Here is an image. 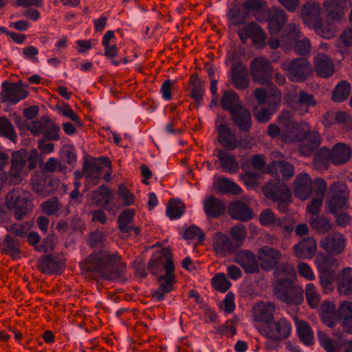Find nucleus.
I'll use <instances>...</instances> for the list:
<instances>
[{
	"label": "nucleus",
	"instance_id": "nucleus-2",
	"mask_svg": "<svg viewBox=\"0 0 352 352\" xmlns=\"http://www.w3.org/2000/svg\"><path fill=\"white\" fill-rule=\"evenodd\" d=\"M278 123H272L268 125L267 134L272 138L279 137L282 142L285 143L295 142L300 139V136L296 133L300 128L304 131L309 130V124L305 121L296 122L293 120L292 115L289 111H283L278 117Z\"/></svg>",
	"mask_w": 352,
	"mask_h": 352
},
{
	"label": "nucleus",
	"instance_id": "nucleus-51",
	"mask_svg": "<svg viewBox=\"0 0 352 352\" xmlns=\"http://www.w3.org/2000/svg\"><path fill=\"white\" fill-rule=\"evenodd\" d=\"M295 277H280L276 283L275 292L278 297L288 291H292L294 285L293 280Z\"/></svg>",
	"mask_w": 352,
	"mask_h": 352
},
{
	"label": "nucleus",
	"instance_id": "nucleus-42",
	"mask_svg": "<svg viewBox=\"0 0 352 352\" xmlns=\"http://www.w3.org/2000/svg\"><path fill=\"white\" fill-rule=\"evenodd\" d=\"M110 190L104 186L93 192L91 203L96 207L105 208L110 202Z\"/></svg>",
	"mask_w": 352,
	"mask_h": 352
},
{
	"label": "nucleus",
	"instance_id": "nucleus-44",
	"mask_svg": "<svg viewBox=\"0 0 352 352\" xmlns=\"http://www.w3.org/2000/svg\"><path fill=\"white\" fill-rule=\"evenodd\" d=\"M302 294L303 290L302 287L296 286L292 288V291H288L278 298L287 304L297 305L302 302Z\"/></svg>",
	"mask_w": 352,
	"mask_h": 352
},
{
	"label": "nucleus",
	"instance_id": "nucleus-33",
	"mask_svg": "<svg viewBox=\"0 0 352 352\" xmlns=\"http://www.w3.org/2000/svg\"><path fill=\"white\" fill-rule=\"evenodd\" d=\"M337 289L340 295L352 292V267H346L339 272L337 276Z\"/></svg>",
	"mask_w": 352,
	"mask_h": 352
},
{
	"label": "nucleus",
	"instance_id": "nucleus-59",
	"mask_svg": "<svg viewBox=\"0 0 352 352\" xmlns=\"http://www.w3.org/2000/svg\"><path fill=\"white\" fill-rule=\"evenodd\" d=\"M183 236L187 241H202L204 233L199 228L191 226L185 230Z\"/></svg>",
	"mask_w": 352,
	"mask_h": 352
},
{
	"label": "nucleus",
	"instance_id": "nucleus-7",
	"mask_svg": "<svg viewBox=\"0 0 352 352\" xmlns=\"http://www.w3.org/2000/svg\"><path fill=\"white\" fill-rule=\"evenodd\" d=\"M281 68L290 80L296 82L306 80L313 72L310 63L304 58L284 61Z\"/></svg>",
	"mask_w": 352,
	"mask_h": 352
},
{
	"label": "nucleus",
	"instance_id": "nucleus-14",
	"mask_svg": "<svg viewBox=\"0 0 352 352\" xmlns=\"http://www.w3.org/2000/svg\"><path fill=\"white\" fill-rule=\"evenodd\" d=\"M250 74L256 82L261 85L267 82L271 75L270 61L264 57L253 59L250 64Z\"/></svg>",
	"mask_w": 352,
	"mask_h": 352
},
{
	"label": "nucleus",
	"instance_id": "nucleus-17",
	"mask_svg": "<svg viewBox=\"0 0 352 352\" xmlns=\"http://www.w3.org/2000/svg\"><path fill=\"white\" fill-rule=\"evenodd\" d=\"M28 158V152L21 149L12 153L11 167L8 172L12 182L18 184L22 180L23 169Z\"/></svg>",
	"mask_w": 352,
	"mask_h": 352
},
{
	"label": "nucleus",
	"instance_id": "nucleus-10",
	"mask_svg": "<svg viewBox=\"0 0 352 352\" xmlns=\"http://www.w3.org/2000/svg\"><path fill=\"white\" fill-rule=\"evenodd\" d=\"M259 221L262 226H271L274 229L279 228L282 232L287 233H291L294 226L292 219L288 217H276L272 210L269 208L261 212Z\"/></svg>",
	"mask_w": 352,
	"mask_h": 352
},
{
	"label": "nucleus",
	"instance_id": "nucleus-26",
	"mask_svg": "<svg viewBox=\"0 0 352 352\" xmlns=\"http://www.w3.org/2000/svg\"><path fill=\"white\" fill-rule=\"evenodd\" d=\"M317 250V243L311 237L306 238L294 246L296 257L300 259H311Z\"/></svg>",
	"mask_w": 352,
	"mask_h": 352
},
{
	"label": "nucleus",
	"instance_id": "nucleus-18",
	"mask_svg": "<svg viewBox=\"0 0 352 352\" xmlns=\"http://www.w3.org/2000/svg\"><path fill=\"white\" fill-rule=\"evenodd\" d=\"M352 7V0H327L323 8L327 15L333 20L340 21L345 14L346 10Z\"/></svg>",
	"mask_w": 352,
	"mask_h": 352
},
{
	"label": "nucleus",
	"instance_id": "nucleus-15",
	"mask_svg": "<svg viewBox=\"0 0 352 352\" xmlns=\"http://www.w3.org/2000/svg\"><path fill=\"white\" fill-rule=\"evenodd\" d=\"M297 135L300 136V139L295 142H300V152L302 155H308L310 153L319 146L320 144V135L317 131H311L309 125V130L304 131L302 128L296 132Z\"/></svg>",
	"mask_w": 352,
	"mask_h": 352
},
{
	"label": "nucleus",
	"instance_id": "nucleus-46",
	"mask_svg": "<svg viewBox=\"0 0 352 352\" xmlns=\"http://www.w3.org/2000/svg\"><path fill=\"white\" fill-rule=\"evenodd\" d=\"M185 207L180 201H170L166 207V214L171 219L180 218L184 213Z\"/></svg>",
	"mask_w": 352,
	"mask_h": 352
},
{
	"label": "nucleus",
	"instance_id": "nucleus-20",
	"mask_svg": "<svg viewBox=\"0 0 352 352\" xmlns=\"http://www.w3.org/2000/svg\"><path fill=\"white\" fill-rule=\"evenodd\" d=\"M314 184L310 176L305 173L298 174L295 179L294 194L300 199L305 200L309 197L312 191H314Z\"/></svg>",
	"mask_w": 352,
	"mask_h": 352
},
{
	"label": "nucleus",
	"instance_id": "nucleus-58",
	"mask_svg": "<svg viewBox=\"0 0 352 352\" xmlns=\"http://www.w3.org/2000/svg\"><path fill=\"white\" fill-rule=\"evenodd\" d=\"M247 15L246 12L236 8H234L228 13V18L230 23L234 25H239L243 23L247 18Z\"/></svg>",
	"mask_w": 352,
	"mask_h": 352
},
{
	"label": "nucleus",
	"instance_id": "nucleus-1",
	"mask_svg": "<svg viewBox=\"0 0 352 352\" xmlns=\"http://www.w3.org/2000/svg\"><path fill=\"white\" fill-rule=\"evenodd\" d=\"M125 267L126 264L118 253L107 250L91 254L82 264L83 270L94 272L106 278H111L113 274H118Z\"/></svg>",
	"mask_w": 352,
	"mask_h": 352
},
{
	"label": "nucleus",
	"instance_id": "nucleus-21",
	"mask_svg": "<svg viewBox=\"0 0 352 352\" xmlns=\"http://www.w3.org/2000/svg\"><path fill=\"white\" fill-rule=\"evenodd\" d=\"M2 86L3 87V91L2 92L3 102L17 103L28 96V91L24 89L21 83L4 82Z\"/></svg>",
	"mask_w": 352,
	"mask_h": 352
},
{
	"label": "nucleus",
	"instance_id": "nucleus-19",
	"mask_svg": "<svg viewBox=\"0 0 352 352\" xmlns=\"http://www.w3.org/2000/svg\"><path fill=\"white\" fill-rule=\"evenodd\" d=\"M346 239L339 232H332L322 239L320 246L326 252L338 254L343 252L345 248Z\"/></svg>",
	"mask_w": 352,
	"mask_h": 352
},
{
	"label": "nucleus",
	"instance_id": "nucleus-56",
	"mask_svg": "<svg viewBox=\"0 0 352 352\" xmlns=\"http://www.w3.org/2000/svg\"><path fill=\"white\" fill-rule=\"evenodd\" d=\"M39 269L44 273L52 274L58 269V264L51 255H47L39 262Z\"/></svg>",
	"mask_w": 352,
	"mask_h": 352
},
{
	"label": "nucleus",
	"instance_id": "nucleus-5",
	"mask_svg": "<svg viewBox=\"0 0 352 352\" xmlns=\"http://www.w3.org/2000/svg\"><path fill=\"white\" fill-rule=\"evenodd\" d=\"M6 206L14 210L16 219L20 220L32 210L33 196L23 188H14L6 195Z\"/></svg>",
	"mask_w": 352,
	"mask_h": 352
},
{
	"label": "nucleus",
	"instance_id": "nucleus-40",
	"mask_svg": "<svg viewBox=\"0 0 352 352\" xmlns=\"http://www.w3.org/2000/svg\"><path fill=\"white\" fill-rule=\"evenodd\" d=\"M231 82L237 89H245L249 85L248 74L245 67L230 70Z\"/></svg>",
	"mask_w": 352,
	"mask_h": 352
},
{
	"label": "nucleus",
	"instance_id": "nucleus-38",
	"mask_svg": "<svg viewBox=\"0 0 352 352\" xmlns=\"http://www.w3.org/2000/svg\"><path fill=\"white\" fill-rule=\"evenodd\" d=\"M216 156L225 171L234 173L239 170V163L233 155L225 151L218 149L216 150Z\"/></svg>",
	"mask_w": 352,
	"mask_h": 352
},
{
	"label": "nucleus",
	"instance_id": "nucleus-63",
	"mask_svg": "<svg viewBox=\"0 0 352 352\" xmlns=\"http://www.w3.org/2000/svg\"><path fill=\"white\" fill-rule=\"evenodd\" d=\"M221 309L226 315L232 313L235 309L234 295L232 292H228L223 300L220 303Z\"/></svg>",
	"mask_w": 352,
	"mask_h": 352
},
{
	"label": "nucleus",
	"instance_id": "nucleus-34",
	"mask_svg": "<svg viewBox=\"0 0 352 352\" xmlns=\"http://www.w3.org/2000/svg\"><path fill=\"white\" fill-rule=\"evenodd\" d=\"M318 337L320 344L327 352H340L346 341L342 336L332 339L322 331L318 333Z\"/></svg>",
	"mask_w": 352,
	"mask_h": 352
},
{
	"label": "nucleus",
	"instance_id": "nucleus-35",
	"mask_svg": "<svg viewBox=\"0 0 352 352\" xmlns=\"http://www.w3.org/2000/svg\"><path fill=\"white\" fill-rule=\"evenodd\" d=\"M314 263L319 274L329 273L331 270L338 267L337 260L333 256L322 252L316 254Z\"/></svg>",
	"mask_w": 352,
	"mask_h": 352
},
{
	"label": "nucleus",
	"instance_id": "nucleus-31",
	"mask_svg": "<svg viewBox=\"0 0 352 352\" xmlns=\"http://www.w3.org/2000/svg\"><path fill=\"white\" fill-rule=\"evenodd\" d=\"M204 209L208 217L217 218L224 213L226 205L218 198L209 196L204 201Z\"/></svg>",
	"mask_w": 352,
	"mask_h": 352
},
{
	"label": "nucleus",
	"instance_id": "nucleus-32",
	"mask_svg": "<svg viewBox=\"0 0 352 352\" xmlns=\"http://www.w3.org/2000/svg\"><path fill=\"white\" fill-rule=\"evenodd\" d=\"M229 214L235 219L245 221L253 217L252 210L245 204L237 201L232 202L228 208Z\"/></svg>",
	"mask_w": 352,
	"mask_h": 352
},
{
	"label": "nucleus",
	"instance_id": "nucleus-55",
	"mask_svg": "<svg viewBox=\"0 0 352 352\" xmlns=\"http://www.w3.org/2000/svg\"><path fill=\"white\" fill-rule=\"evenodd\" d=\"M309 223L313 229L322 234L328 232L331 228L329 221L322 217L311 219Z\"/></svg>",
	"mask_w": 352,
	"mask_h": 352
},
{
	"label": "nucleus",
	"instance_id": "nucleus-9",
	"mask_svg": "<svg viewBox=\"0 0 352 352\" xmlns=\"http://www.w3.org/2000/svg\"><path fill=\"white\" fill-rule=\"evenodd\" d=\"M275 311V305L270 301H260L252 307V322L258 333L260 328L265 327L274 319Z\"/></svg>",
	"mask_w": 352,
	"mask_h": 352
},
{
	"label": "nucleus",
	"instance_id": "nucleus-50",
	"mask_svg": "<svg viewBox=\"0 0 352 352\" xmlns=\"http://www.w3.org/2000/svg\"><path fill=\"white\" fill-rule=\"evenodd\" d=\"M300 35L298 27L294 23H290L285 30V35L282 36L281 42L291 45L300 38Z\"/></svg>",
	"mask_w": 352,
	"mask_h": 352
},
{
	"label": "nucleus",
	"instance_id": "nucleus-36",
	"mask_svg": "<svg viewBox=\"0 0 352 352\" xmlns=\"http://www.w3.org/2000/svg\"><path fill=\"white\" fill-rule=\"evenodd\" d=\"M243 7L248 11L253 12L254 17L260 22L266 21L267 5L263 0H246Z\"/></svg>",
	"mask_w": 352,
	"mask_h": 352
},
{
	"label": "nucleus",
	"instance_id": "nucleus-43",
	"mask_svg": "<svg viewBox=\"0 0 352 352\" xmlns=\"http://www.w3.org/2000/svg\"><path fill=\"white\" fill-rule=\"evenodd\" d=\"M297 332L300 340L306 345L314 343V332L309 324L305 321H299L297 324Z\"/></svg>",
	"mask_w": 352,
	"mask_h": 352
},
{
	"label": "nucleus",
	"instance_id": "nucleus-47",
	"mask_svg": "<svg viewBox=\"0 0 352 352\" xmlns=\"http://www.w3.org/2000/svg\"><path fill=\"white\" fill-rule=\"evenodd\" d=\"M305 296L307 303L313 308H317L320 301V295L313 283H308L305 287Z\"/></svg>",
	"mask_w": 352,
	"mask_h": 352
},
{
	"label": "nucleus",
	"instance_id": "nucleus-23",
	"mask_svg": "<svg viewBox=\"0 0 352 352\" xmlns=\"http://www.w3.org/2000/svg\"><path fill=\"white\" fill-rule=\"evenodd\" d=\"M270 34H277L287 21L285 11L279 8H272L265 12Z\"/></svg>",
	"mask_w": 352,
	"mask_h": 352
},
{
	"label": "nucleus",
	"instance_id": "nucleus-48",
	"mask_svg": "<svg viewBox=\"0 0 352 352\" xmlns=\"http://www.w3.org/2000/svg\"><path fill=\"white\" fill-rule=\"evenodd\" d=\"M134 215L135 212L133 209L125 210L120 214L118 223L121 231L128 232L131 230L130 223L132 222Z\"/></svg>",
	"mask_w": 352,
	"mask_h": 352
},
{
	"label": "nucleus",
	"instance_id": "nucleus-25",
	"mask_svg": "<svg viewBox=\"0 0 352 352\" xmlns=\"http://www.w3.org/2000/svg\"><path fill=\"white\" fill-rule=\"evenodd\" d=\"M102 165L110 167L111 162L108 158L102 157L94 162H88L84 167V173L88 179L92 180V184L96 185L101 177Z\"/></svg>",
	"mask_w": 352,
	"mask_h": 352
},
{
	"label": "nucleus",
	"instance_id": "nucleus-61",
	"mask_svg": "<svg viewBox=\"0 0 352 352\" xmlns=\"http://www.w3.org/2000/svg\"><path fill=\"white\" fill-rule=\"evenodd\" d=\"M58 111L65 117L72 120L78 126H82V122L80 118L69 104H64L61 107L58 109Z\"/></svg>",
	"mask_w": 352,
	"mask_h": 352
},
{
	"label": "nucleus",
	"instance_id": "nucleus-54",
	"mask_svg": "<svg viewBox=\"0 0 352 352\" xmlns=\"http://www.w3.org/2000/svg\"><path fill=\"white\" fill-rule=\"evenodd\" d=\"M60 127L58 124L50 120H46V124L43 133V139L47 140H58L60 138Z\"/></svg>",
	"mask_w": 352,
	"mask_h": 352
},
{
	"label": "nucleus",
	"instance_id": "nucleus-53",
	"mask_svg": "<svg viewBox=\"0 0 352 352\" xmlns=\"http://www.w3.org/2000/svg\"><path fill=\"white\" fill-rule=\"evenodd\" d=\"M0 135L5 136L14 142L17 135L11 122L6 117L0 118Z\"/></svg>",
	"mask_w": 352,
	"mask_h": 352
},
{
	"label": "nucleus",
	"instance_id": "nucleus-45",
	"mask_svg": "<svg viewBox=\"0 0 352 352\" xmlns=\"http://www.w3.org/2000/svg\"><path fill=\"white\" fill-rule=\"evenodd\" d=\"M351 92L350 84L344 80L338 84L333 94L332 99L334 102H340L347 99Z\"/></svg>",
	"mask_w": 352,
	"mask_h": 352
},
{
	"label": "nucleus",
	"instance_id": "nucleus-57",
	"mask_svg": "<svg viewBox=\"0 0 352 352\" xmlns=\"http://www.w3.org/2000/svg\"><path fill=\"white\" fill-rule=\"evenodd\" d=\"M281 98L280 91L276 87L272 88L267 96L268 108L275 112L281 103Z\"/></svg>",
	"mask_w": 352,
	"mask_h": 352
},
{
	"label": "nucleus",
	"instance_id": "nucleus-28",
	"mask_svg": "<svg viewBox=\"0 0 352 352\" xmlns=\"http://www.w3.org/2000/svg\"><path fill=\"white\" fill-rule=\"evenodd\" d=\"M294 103H290V105L300 115H305L309 111V107H314L317 102L314 96L304 91H300L298 98Z\"/></svg>",
	"mask_w": 352,
	"mask_h": 352
},
{
	"label": "nucleus",
	"instance_id": "nucleus-62",
	"mask_svg": "<svg viewBox=\"0 0 352 352\" xmlns=\"http://www.w3.org/2000/svg\"><path fill=\"white\" fill-rule=\"evenodd\" d=\"M320 283L321 287L326 294L331 293L334 289L333 278L329 273L320 274Z\"/></svg>",
	"mask_w": 352,
	"mask_h": 352
},
{
	"label": "nucleus",
	"instance_id": "nucleus-4",
	"mask_svg": "<svg viewBox=\"0 0 352 352\" xmlns=\"http://www.w3.org/2000/svg\"><path fill=\"white\" fill-rule=\"evenodd\" d=\"M302 19L307 26L314 29L321 37L331 38L334 36L336 28L333 25H323L318 3L313 1L305 3L302 10Z\"/></svg>",
	"mask_w": 352,
	"mask_h": 352
},
{
	"label": "nucleus",
	"instance_id": "nucleus-8",
	"mask_svg": "<svg viewBox=\"0 0 352 352\" xmlns=\"http://www.w3.org/2000/svg\"><path fill=\"white\" fill-rule=\"evenodd\" d=\"M330 193L327 204L331 214H338L348 208L349 190L345 184L340 182L334 183L331 186Z\"/></svg>",
	"mask_w": 352,
	"mask_h": 352
},
{
	"label": "nucleus",
	"instance_id": "nucleus-29",
	"mask_svg": "<svg viewBox=\"0 0 352 352\" xmlns=\"http://www.w3.org/2000/svg\"><path fill=\"white\" fill-rule=\"evenodd\" d=\"M218 140L226 148L234 150L240 144L235 134L226 124L218 126Z\"/></svg>",
	"mask_w": 352,
	"mask_h": 352
},
{
	"label": "nucleus",
	"instance_id": "nucleus-27",
	"mask_svg": "<svg viewBox=\"0 0 352 352\" xmlns=\"http://www.w3.org/2000/svg\"><path fill=\"white\" fill-rule=\"evenodd\" d=\"M326 190L327 184L325 181L320 177L316 178L315 179L314 192H316L317 198L314 199L311 204L307 206V212L312 214H317L319 213Z\"/></svg>",
	"mask_w": 352,
	"mask_h": 352
},
{
	"label": "nucleus",
	"instance_id": "nucleus-22",
	"mask_svg": "<svg viewBox=\"0 0 352 352\" xmlns=\"http://www.w3.org/2000/svg\"><path fill=\"white\" fill-rule=\"evenodd\" d=\"M212 246L215 254L220 257H226L234 251L230 239L220 232L214 234L212 239Z\"/></svg>",
	"mask_w": 352,
	"mask_h": 352
},
{
	"label": "nucleus",
	"instance_id": "nucleus-60",
	"mask_svg": "<svg viewBox=\"0 0 352 352\" xmlns=\"http://www.w3.org/2000/svg\"><path fill=\"white\" fill-rule=\"evenodd\" d=\"M336 123L342 125L343 129L350 131L352 129V118L349 113L344 111H338L336 113Z\"/></svg>",
	"mask_w": 352,
	"mask_h": 352
},
{
	"label": "nucleus",
	"instance_id": "nucleus-13",
	"mask_svg": "<svg viewBox=\"0 0 352 352\" xmlns=\"http://www.w3.org/2000/svg\"><path fill=\"white\" fill-rule=\"evenodd\" d=\"M257 258L260 268L269 272L277 266L282 258V254L273 247L264 245L258 250Z\"/></svg>",
	"mask_w": 352,
	"mask_h": 352
},
{
	"label": "nucleus",
	"instance_id": "nucleus-30",
	"mask_svg": "<svg viewBox=\"0 0 352 352\" xmlns=\"http://www.w3.org/2000/svg\"><path fill=\"white\" fill-rule=\"evenodd\" d=\"M314 64L316 73L322 78L329 77L335 72L333 63L324 54H318L315 57Z\"/></svg>",
	"mask_w": 352,
	"mask_h": 352
},
{
	"label": "nucleus",
	"instance_id": "nucleus-52",
	"mask_svg": "<svg viewBox=\"0 0 352 352\" xmlns=\"http://www.w3.org/2000/svg\"><path fill=\"white\" fill-rule=\"evenodd\" d=\"M275 168L278 170L284 179L291 178L294 173V168L292 164L285 161L274 162L272 164L270 169Z\"/></svg>",
	"mask_w": 352,
	"mask_h": 352
},
{
	"label": "nucleus",
	"instance_id": "nucleus-39",
	"mask_svg": "<svg viewBox=\"0 0 352 352\" xmlns=\"http://www.w3.org/2000/svg\"><path fill=\"white\" fill-rule=\"evenodd\" d=\"M338 316L344 330L352 334V302L345 301L340 305Z\"/></svg>",
	"mask_w": 352,
	"mask_h": 352
},
{
	"label": "nucleus",
	"instance_id": "nucleus-6",
	"mask_svg": "<svg viewBox=\"0 0 352 352\" xmlns=\"http://www.w3.org/2000/svg\"><path fill=\"white\" fill-rule=\"evenodd\" d=\"M292 332V322L286 318H280L272 320L265 327L259 329V333L269 341L280 343L288 339Z\"/></svg>",
	"mask_w": 352,
	"mask_h": 352
},
{
	"label": "nucleus",
	"instance_id": "nucleus-64",
	"mask_svg": "<svg viewBox=\"0 0 352 352\" xmlns=\"http://www.w3.org/2000/svg\"><path fill=\"white\" fill-rule=\"evenodd\" d=\"M297 270L299 274L307 280H313L316 278L311 266L305 262H299L297 265Z\"/></svg>",
	"mask_w": 352,
	"mask_h": 352
},
{
	"label": "nucleus",
	"instance_id": "nucleus-49",
	"mask_svg": "<svg viewBox=\"0 0 352 352\" xmlns=\"http://www.w3.org/2000/svg\"><path fill=\"white\" fill-rule=\"evenodd\" d=\"M211 284L212 287L221 292H227L232 285L223 273L216 274L211 279Z\"/></svg>",
	"mask_w": 352,
	"mask_h": 352
},
{
	"label": "nucleus",
	"instance_id": "nucleus-12",
	"mask_svg": "<svg viewBox=\"0 0 352 352\" xmlns=\"http://www.w3.org/2000/svg\"><path fill=\"white\" fill-rule=\"evenodd\" d=\"M239 36L243 43H246L248 38L252 43L259 47L265 45L266 35L259 25L254 22L245 24L238 31Z\"/></svg>",
	"mask_w": 352,
	"mask_h": 352
},
{
	"label": "nucleus",
	"instance_id": "nucleus-11",
	"mask_svg": "<svg viewBox=\"0 0 352 352\" xmlns=\"http://www.w3.org/2000/svg\"><path fill=\"white\" fill-rule=\"evenodd\" d=\"M164 270L166 271V275L159 277L160 287L154 294V296L158 300H163L165 294L173 289V284L175 278V276L173 273L175 265L170 257L166 258Z\"/></svg>",
	"mask_w": 352,
	"mask_h": 352
},
{
	"label": "nucleus",
	"instance_id": "nucleus-16",
	"mask_svg": "<svg viewBox=\"0 0 352 352\" xmlns=\"http://www.w3.org/2000/svg\"><path fill=\"white\" fill-rule=\"evenodd\" d=\"M234 261L239 264L246 274H257L260 272L258 258L250 250L239 251L234 254Z\"/></svg>",
	"mask_w": 352,
	"mask_h": 352
},
{
	"label": "nucleus",
	"instance_id": "nucleus-3",
	"mask_svg": "<svg viewBox=\"0 0 352 352\" xmlns=\"http://www.w3.org/2000/svg\"><path fill=\"white\" fill-rule=\"evenodd\" d=\"M221 107L229 111L232 115V119L240 129L248 131L251 126V116L250 112L243 108L238 94L232 89L226 91L221 100Z\"/></svg>",
	"mask_w": 352,
	"mask_h": 352
},
{
	"label": "nucleus",
	"instance_id": "nucleus-41",
	"mask_svg": "<svg viewBox=\"0 0 352 352\" xmlns=\"http://www.w3.org/2000/svg\"><path fill=\"white\" fill-rule=\"evenodd\" d=\"M214 186L219 192L239 195L242 190L240 186L232 180L221 177L216 179L214 182Z\"/></svg>",
	"mask_w": 352,
	"mask_h": 352
},
{
	"label": "nucleus",
	"instance_id": "nucleus-37",
	"mask_svg": "<svg viewBox=\"0 0 352 352\" xmlns=\"http://www.w3.org/2000/svg\"><path fill=\"white\" fill-rule=\"evenodd\" d=\"M351 156V150L349 146L342 143L336 144L330 154L331 162L336 165L342 164L349 161Z\"/></svg>",
	"mask_w": 352,
	"mask_h": 352
},
{
	"label": "nucleus",
	"instance_id": "nucleus-24",
	"mask_svg": "<svg viewBox=\"0 0 352 352\" xmlns=\"http://www.w3.org/2000/svg\"><path fill=\"white\" fill-rule=\"evenodd\" d=\"M263 192L266 197L273 201L290 199L291 193L288 187L280 182H268L263 188Z\"/></svg>",
	"mask_w": 352,
	"mask_h": 352
}]
</instances>
